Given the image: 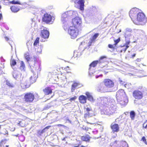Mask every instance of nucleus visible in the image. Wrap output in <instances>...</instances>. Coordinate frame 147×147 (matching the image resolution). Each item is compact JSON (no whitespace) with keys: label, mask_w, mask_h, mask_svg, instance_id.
Here are the masks:
<instances>
[{"label":"nucleus","mask_w":147,"mask_h":147,"mask_svg":"<svg viewBox=\"0 0 147 147\" xmlns=\"http://www.w3.org/2000/svg\"><path fill=\"white\" fill-rule=\"evenodd\" d=\"M116 98L117 101L122 106L125 105L128 102V100L124 90H119L116 93Z\"/></svg>","instance_id":"nucleus-1"},{"label":"nucleus","mask_w":147,"mask_h":147,"mask_svg":"<svg viewBox=\"0 0 147 147\" xmlns=\"http://www.w3.org/2000/svg\"><path fill=\"white\" fill-rule=\"evenodd\" d=\"M146 22V18L144 14L140 12L138 13L136 19L133 20V22L136 25H144Z\"/></svg>","instance_id":"nucleus-2"},{"label":"nucleus","mask_w":147,"mask_h":147,"mask_svg":"<svg viewBox=\"0 0 147 147\" xmlns=\"http://www.w3.org/2000/svg\"><path fill=\"white\" fill-rule=\"evenodd\" d=\"M113 105H112L111 107L109 108L107 107H104L101 109V114H105L110 115L113 114V113L115 111V107L114 106L115 108H113Z\"/></svg>","instance_id":"nucleus-3"},{"label":"nucleus","mask_w":147,"mask_h":147,"mask_svg":"<svg viewBox=\"0 0 147 147\" xmlns=\"http://www.w3.org/2000/svg\"><path fill=\"white\" fill-rule=\"evenodd\" d=\"M97 105L100 106V108L107 107L109 105V103L108 102V99L107 98L105 97H99L97 98Z\"/></svg>","instance_id":"nucleus-4"},{"label":"nucleus","mask_w":147,"mask_h":147,"mask_svg":"<svg viewBox=\"0 0 147 147\" xmlns=\"http://www.w3.org/2000/svg\"><path fill=\"white\" fill-rule=\"evenodd\" d=\"M68 33L72 39L76 38L78 34V28L73 26H70L68 30Z\"/></svg>","instance_id":"nucleus-5"},{"label":"nucleus","mask_w":147,"mask_h":147,"mask_svg":"<svg viewBox=\"0 0 147 147\" xmlns=\"http://www.w3.org/2000/svg\"><path fill=\"white\" fill-rule=\"evenodd\" d=\"M128 144L126 142L124 141H115L110 144L109 147H128Z\"/></svg>","instance_id":"nucleus-6"},{"label":"nucleus","mask_w":147,"mask_h":147,"mask_svg":"<svg viewBox=\"0 0 147 147\" xmlns=\"http://www.w3.org/2000/svg\"><path fill=\"white\" fill-rule=\"evenodd\" d=\"M44 14L42 20L43 22L47 23H49L51 22H53L54 20V18L52 17L51 15L48 13H45V11L44 10L41 11Z\"/></svg>","instance_id":"nucleus-7"},{"label":"nucleus","mask_w":147,"mask_h":147,"mask_svg":"<svg viewBox=\"0 0 147 147\" xmlns=\"http://www.w3.org/2000/svg\"><path fill=\"white\" fill-rule=\"evenodd\" d=\"M140 10L136 8L132 9L129 12V16L133 22V20L136 19L138 13L139 12Z\"/></svg>","instance_id":"nucleus-8"},{"label":"nucleus","mask_w":147,"mask_h":147,"mask_svg":"<svg viewBox=\"0 0 147 147\" xmlns=\"http://www.w3.org/2000/svg\"><path fill=\"white\" fill-rule=\"evenodd\" d=\"M68 13L65 12L62 14L61 16V21L63 24V26L64 29L65 30L67 29V24L66 22L67 19V17H69L68 16Z\"/></svg>","instance_id":"nucleus-9"},{"label":"nucleus","mask_w":147,"mask_h":147,"mask_svg":"<svg viewBox=\"0 0 147 147\" xmlns=\"http://www.w3.org/2000/svg\"><path fill=\"white\" fill-rule=\"evenodd\" d=\"M35 95L31 93H28L25 94L24 96L25 101L27 102H32L34 98Z\"/></svg>","instance_id":"nucleus-10"},{"label":"nucleus","mask_w":147,"mask_h":147,"mask_svg":"<svg viewBox=\"0 0 147 147\" xmlns=\"http://www.w3.org/2000/svg\"><path fill=\"white\" fill-rule=\"evenodd\" d=\"M41 30V36L44 38H48L49 33L47 28L43 26L41 27L40 28Z\"/></svg>","instance_id":"nucleus-11"},{"label":"nucleus","mask_w":147,"mask_h":147,"mask_svg":"<svg viewBox=\"0 0 147 147\" xmlns=\"http://www.w3.org/2000/svg\"><path fill=\"white\" fill-rule=\"evenodd\" d=\"M70 1L72 3L74 2L75 4H78L79 5L78 7L80 10L82 11L84 10V0H71Z\"/></svg>","instance_id":"nucleus-12"},{"label":"nucleus","mask_w":147,"mask_h":147,"mask_svg":"<svg viewBox=\"0 0 147 147\" xmlns=\"http://www.w3.org/2000/svg\"><path fill=\"white\" fill-rule=\"evenodd\" d=\"M3 3L4 5H9V3H11L13 4H18L19 5H24L25 7H26V5H27V3L26 2H24L21 3L19 1H16L15 0H13L12 1H10L9 0H4Z\"/></svg>","instance_id":"nucleus-13"},{"label":"nucleus","mask_w":147,"mask_h":147,"mask_svg":"<svg viewBox=\"0 0 147 147\" xmlns=\"http://www.w3.org/2000/svg\"><path fill=\"white\" fill-rule=\"evenodd\" d=\"M98 61L99 65L101 67L105 66L108 63L107 61V57L105 56L101 57Z\"/></svg>","instance_id":"nucleus-14"},{"label":"nucleus","mask_w":147,"mask_h":147,"mask_svg":"<svg viewBox=\"0 0 147 147\" xmlns=\"http://www.w3.org/2000/svg\"><path fill=\"white\" fill-rule=\"evenodd\" d=\"M82 22L81 19L79 17H76L72 20V23L74 27L77 28L79 27Z\"/></svg>","instance_id":"nucleus-15"},{"label":"nucleus","mask_w":147,"mask_h":147,"mask_svg":"<svg viewBox=\"0 0 147 147\" xmlns=\"http://www.w3.org/2000/svg\"><path fill=\"white\" fill-rule=\"evenodd\" d=\"M133 96L135 99L139 100L142 98L143 94L141 91L136 90L133 92Z\"/></svg>","instance_id":"nucleus-16"},{"label":"nucleus","mask_w":147,"mask_h":147,"mask_svg":"<svg viewBox=\"0 0 147 147\" xmlns=\"http://www.w3.org/2000/svg\"><path fill=\"white\" fill-rule=\"evenodd\" d=\"M97 9L95 6H92L89 9L87 13V15L88 16H91L94 15L97 12Z\"/></svg>","instance_id":"nucleus-17"},{"label":"nucleus","mask_w":147,"mask_h":147,"mask_svg":"<svg viewBox=\"0 0 147 147\" xmlns=\"http://www.w3.org/2000/svg\"><path fill=\"white\" fill-rule=\"evenodd\" d=\"M99 142L100 145L105 146L109 142L108 139L106 137L104 138L100 137L99 138Z\"/></svg>","instance_id":"nucleus-18"},{"label":"nucleus","mask_w":147,"mask_h":147,"mask_svg":"<svg viewBox=\"0 0 147 147\" xmlns=\"http://www.w3.org/2000/svg\"><path fill=\"white\" fill-rule=\"evenodd\" d=\"M104 82L105 86L109 88H111L114 86V83L111 80L106 79L104 80Z\"/></svg>","instance_id":"nucleus-19"},{"label":"nucleus","mask_w":147,"mask_h":147,"mask_svg":"<svg viewBox=\"0 0 147 147\" xmlns=\"http://www.w3.org/2000/svg\"><path fill=\"white\" fill-rule=\"evenodd\" d=\"M98 62L99 61H94L90 65V68L89 69V75L90 76H91L94 73L92 71V67H94L96 66Z\"/></svg>","instance_id":"nucleus-20"},{"label":"nucleus","mask_w":147,"mask_h":147,"mask_svg":"<svg viewBox=\"0 0 147 147\" xmlns=\"http://www.w3.org/2000/svg\"><path fill=\"white\" fill-rule=\"evenodd\" d=\"M97 90L101 92H108L106 87H105L103 84H100L98 87Z\"/></svg>","instance_id":"nucleus-21"},{"label":"nucleus","mask_w":147,"mask_h":147,"mask_svg":"<svg viewBox=\"0 0 147 147\" xmlns=\"http://www.w3.org/2000/svg\"><path fill=\"white\" fill-rule=\"evenodd\" d=\"M82 85L79 82H74L71 85V91L74 92L75 89L82 87Z\"/></svg>","instance_id":"nucleus-22"},{"label":"nucleus","mask_w":147,"mask_h":147,"mask_svg":"<svg viewBox=\"0 0 147 147\" xmlns=\"http://www.w3.org/2000/svg\"><path fill=\"white\" fill-rule=\"evenodd\" d=\"M111 127L113 133L115 132H117L119 131V127L117 124L112 123Z\"/></svg>","instance_id":"nucleus-23"},{"label":"nucleus","mask_w":147,"mask_h":147,"mask_svg":"<svg viewBox=\"0 0 147 147\" xmlns=\"http://www.w3.org/2000/svg\"><path fill=\"white\" fill-rule=\"evenodd\" d=\"M99 35V33H96L90 38V40L88 43L89 46H91L92 43L95 41L96 39L98 37Z\"/></svg>","instance_id":"nucleus-24"},{"label":"nucleus","mask_w":147,"mask_h":147,"mask_svg":"<svg viewBox=\"0 0 147 147\" xmlns=\"http://www.w3.org/2000/svg\"><path fill=\"white\" fill-rule=\"evenodd\" d=\"M85 94L86 95L87 98L88 100L92 103H93L94 102V99L93 98L91 93L88 92H86Z\"/></svg>","instance_id":"nucleus-25"},{"label":"nucleus","mask_w":147,"mask_h":147,"mask_svg":"<svg viewBox=\"0 0 147 147\" xmlns=\"http://www.w3.org/2000/svg\"><path fill=\"white\" fill-rule=\"evenodd\" d=\"M20 85L23 89L28 88L27 83L25 78H22V80H20Z\"/></svg>","instance_id":"nucleus-26"},{"label":"nucleus","mask_w":147,"mask_h":147,"mask_svg":"<svg viewBox=\"0 0 147 147\" xmlns=\"http://www.w3.org/2000/svg\"><path fill=\"white\" fill-rule=\"evenodd\" d=\"M67 12L68 13V16L71 17V18L76 16L77 14V12L75 11L70 10Z\"/></svg>","instance_id":"nucleus-27"},{"label":"nucleus","mask_w":147,"mask_h":147,"mask_svg":"<svg viewBox=\"0 0 147 147\" xmlns=\"http://www.w3.org/2000/svg\"><path fill=\"white\" fill-rule=\"evenodd\" d=\"M79 99L81 103L84 104L86 102L87 98L85 96L82 95L79 97Z\"/></svg>","instance_id":"nucleus-28"},{"label":"nucleus","mask_w":147,"mask_h":147,"mask_svg":"<svg viewBox=\"0 0 147 147\" xmlns=\"http://www.w3.org/2000/svg\"><path fill=\"white\" fill-rule=\"evenodd\" d=\"M43 91L45 95H49L51 94L52 92L51 89L48 87H46L45 89H44Z\"/></svg>","instance_id":"nucleus-29"},{"label":"nucleus","mask_w":147,"mask_h":147,"mask_svg":"<svg viewBox=\"0 0 147 147\" xmlns=\"http://www.w3.org/2000/svg\"><path fill=\"white\" fill-rule=\"evenodd\" d=\"M10 9L13 12L16 13L19 11L20 9L16 5H13L11 7Z\"/></svg>","instance_id":"nucleus-30"},{"label":"nucleus","mask_w":147,"mask_h":147,"mask_svg":"<svg viewBox=\"0 0 147 147\" xmlns=\"http://www.w3.org/2000/svg\"><path fill=\"white\" fill-rule=\"evenodd\" d=\"M19 72L16 71H14L13 73V78L16 80H19V79L20 75Z\"/></svg>","instance_id":"nucleus-31"},{"label":"nucleus","mask_w":147,"mask_h":147,"mask_svg":"<svg viewBox=\"0 0 147 147\" xmlns=\"http://www.w3.org/2000/svg\"><path fill=\"white\" fill-rule=\"evenodd\" d=\"M90 138V137L87 135L82 136L81 137V139L82 140L86 142H89Z\"/></svg>","instance_id":"nucleus-32"},{"label":"nucleus","mask_w":147,"mask_h":147,"mask_svg":"<svg viewBox=\"0 0 147 147\" xmlns=\"http://www.w3.org/2000/svg\"><path fill=\"white\" fill-rule=\"evenodd\" d=\"M33 74H34V76H31L30 78V81L32 83L33 82H36V79L37 78V75L36 74H34V73L33 72Z\"/></svg>","instance_id":"nucleus-33"},{"label":"nucleus","mask_w":147,"mask_h":147,"mask_svg":"<svg viewBox=\"0 0 147 147\" xmlns=\"http://www.w3.org/2000/svg\"><path fill=\"white\" fill-rule=\"evenodd\" d=\"M6 84L9 88H13L15 86L14 85L13 83L10 82L9 81L7 80H6Z\"/></svg>","instance_id":"nucleus-34"},{"label":"nucleus","mask_w":147,"mask_h":147,"mask_svg":"<svg viewBox=\"0 0 147 147\" xmlns=\"http://www.w3.org/2000/svg\"><path fill=\"white\" fill-rule=\"evenodd\" d=\"M130 117L131 120H134V119L136 115L135 112L133 111H131L130 113Z\"/></svg>","instance_id":"nucleus-35"},{"label":"nucleus","mask_w":147,"mask_h":147,"mask_svg":"<svg viewBox=\"0 0 147 147\" xmlns=\"http://www.w3.org/2000/svg\"><path fill=\"white\" fill-rule=\"evenodd\" d=\"M24 57L27 61L28 62L29 61H30V58L29 56V53L27 52L25 53Z\"/></svg>","instance_id":"nucleus-36"},{"label":"nucleus","mask_w":147,"mask_h":147,"mask_svg":"<svg viewBox=\"0 0 147 147\" xmlns=\"http://www.w3.org/2000/svg\"><path fill=\"white\" fill-rule=\"evenodd\" d=\"M36 47H35L34 48L35 49L36 51L38 53H41L42 51V49L43 48V47L41 46H39L38 48L36 49Z\"/></svg>","instance_id":"nucleus-37"},{"label":"nucleus","mask_w":147,"mask_h":147,"mask_svg":"<svg viewBox=\"0 0 147 147\" xmlns=\"http://www.w3.org/2000/svg\"><path fill=\"white\" fill-rule=\"evenodd\" d=\"M119 82L122 85H124L125 87H127V84L120 78H119Z\"/></svg>","instance_id":"nucleus-38"},{"label":"nucleus","mask_w":147,"mask_h":147,"mask_svg":"<svg viewBox=\"0 0 147 147\" xmlns=\"http://www.w3.org/2000/svg\"><path fill=\"white\" fill-rule=\"evenodd\" d=\"M11 65L12 68L14 69L13 68V66H14L16 64V62L15 60L14 59L12 60L11 61Z\"/></svg>","instance_id":"nucleus-39"},{"label":"nucleus","mask_w":147,"mask_h":147,"mask_svg":"<svg viewBox=\"0 0 147 147\" xmlns=\"http://www.w3.org/2000/svg\"><path fill=\"white\" fill-rule=\"evenodd\" d=\"M25 65L23 61H21L20 63V68L22 70H24L25 68Z\"/></svg>","instance_id":"nucleus-40"},{"label":"nucleus","mask_w":147,"mask_h":147,"mask_svg":"<svg viewBox=\"0 0 147 147\" xmlns=\"http://www.w3.org/2000/svg\"><path fill=\"white\" fill-rule=\"evenodd\" d=\"M1 62L2 63H1L2 65V66L0 67V69L1 68H4V66L3 65L4 64V63H3L5 61V59L3 58V57H1Z\"/></svg>","instance_id":"nucleus-41"},{"label":"nucleus","mask_w":147,"mask_h":147,"mask_svg":"<svg viewBox=\"0 0 147 147\" xmlns=\"http://www.w3.org/2000/svg\"><path fill=\"white\" fill-rule=\"evenodd\" d=\"M39 37H37L34 41V45L35 47H36L37 45L38 44L39 42Z\"/></svg>","instance_id":"nucleus-42"},{"label":"nucleus","mask_w":147,"mask_h":147,"mask_svg":"<svg viewBox=\"0 0 147 147\" xmlns=\"http://www.w3.org/2000/svg\"><path fill=\"white\" fill-rule=\"evenodd\" d=\"M125 38H126L125 39L126 40V38L127 37L125 35ZM130 42V41L129 40H126L125 43V44L124 45H124V47H125V46H126V47L129 46L128 45H129Z\"/></svg>","instance_id":"nucleus-43"},{"label":"nucleus","mask_w":147,"mask_h":147,"mask_svg":"<svg viewBox=\"0 0 147 147\" xmlns=\"http://www.w3.org/2000/svg\"><path fill=\"white\" fill-rule=\"evenodd\" d=\"M84 116L85 118L91 116V115L90 114V112H87L84 114Z\"/></svg>","instance_id":"nucleus-44"},{"label":"nucleus","mask_w":147,"mask_h":147,"mask_svg":"<svg viewBox=\"0 0 147 147\" xmlns=\"http://www.w3.org/2000/svg\"><path fill=\"white\" fill-rule=\"evenodd\" d=\"M123 48L122 49L121 51H123L124 52H125V51L129 47V46L124 47V45H123Z\"/></svg>","instance_id":"nucleus-45"},{"label":"nucleus","mask_w":147,"mask_h":147,"mask_svg":"<svg viewBox=\"0 0 147 147\" xmlns=\"http://www.w3.org/2000/svg\"><path fill=\"white\" fill-rule=\"evenodd\" d=\"M38 136H40L43 133L42 130H39L37 131Z\"/></svg>","instance_id":"nucleus-46"},{"label":"nucleus","mask_w":147,"mask_h":147,"mask_svg":"<svg viewBox=\"0 0 147 147\" xmlns=\"http://www.w3.org/2000/svg\"><path fill=\"white\" fill-rule=\"evenodd\" d=\"M142 140L147 145V142H146L145 137L144 136L142 137Z\"/></svg>","instance_id":"nucleus-47"},{"label":"nucleus","mask_w":147,"mask_h":147,"mask_svg":"<svg viewBox=\"0 0 147 147\" xmlns=\"http://www.w3.org/2000/svg\"><path fill=\"white\" fill-rule=\"evenodd\" d=\"M120 41V39L119 38L116 40H115L114 41L115 42V45H116Z\"/></svg>","instance_id":"nucleus-48"},{"label":"nucleus","mask_w":147,"mask_h":147,"mask_svg":"<svg viewBox=\"0 0 147 147\" xmlns=\"http://www.w3.org/2000/svg\"><path fill=\"white\" fill-rule=\"evenodd\" d=\"M82 128L83 129L85 130H88V127H86V126H85L84 125L83 126Z\"/></svg>","instance_id":"nucleus-49"},{"label":"nucleus","mask_w":147,"mask_h":147,"mask_svg":"<svg viewBox=\"0 0 147 147\" xmlns=\"http://www.w3.org/2000/svg\"><path fill=\"white\" fill-rule=\"evenodd\" d=\"M102 76V74H101L99 75H96V76L95 77H96V79H97L99 77H101Z\"/></svg>","instance_id":"nucleus-50"},{"label":"nucleus","mask_w":147,"mask_h":147,"mask_svg":"<svg viewBox=\"0 0 147 147\" xmlns=\"http://www.w3.org/2000/svg\"><path fill=\"white\" fill-rule=\"evenodd\" d=\"M86 109L87 112H90L91 111V109L89 108H87Z\"/></svg>","instance_id":"nucleus-51"},{"label":"nucleus","mask_w":147,"mask_h":147,"mask_svg":"<svg viewBox=\"0 0 147 147\" xmlns=\"http://www.w3.org/2000/svg\"><path fill=\"white\" fill-rule=\"evenodd\" d=\"M108 47L110 48H113V45L110 44H109L108 45Z\"/></svg>","instance_id":"nucleus-52"},{"label":"nucleus","mask_w":147,"mask_h":147,"mask_svg":"<svg viewBox=\"0 0 147 147\" xmlns=\"http://www.w3.org/2000/svg\"><path fill=\"white\" fill-rule=\"evenodd\" d=\"M80 144V143H79V144H76V146H73L72 147H79V146Z\"/></svg>","instance_id":"nucleus-53"},{"label":"nucleus","mask_w":147,"mask_h":147,"mask_svg":"<svg viewBox=\"0 0 147 147\" xmlns=\"http://www.w3.org/2000/svg\"><path fill=\"white\" fill-rule=\"evenodd\" d=\"M75 99H76V98L75 97H72V98H71L70 99V100L71 101V100H74Z\"/></svg>","instance_id":"nucleus-54"},{"label":"nucleus","mask_w":147,"mask_h":147,"mask_svg":"<svg viewBox=\"0 0 147 147\" xmlns=\"http://www.w3.org/2000/svg\"><path fill=\"white\" fill-rule=\"evenodd\" d=\"M50 127V126H48L45 127V129L46 130L47 129H48Z\"/></svg>","instance_id":"nucleus-55"},{"label":"nucleus","mask_w":147,"mask_h":147,"mask_svg":"<svg viewBox=\"0 0 147 147\" xmlns=\"http://www.w3.org/2000/svg\"><path fill=\"white\" fill-rule=\"evenodd\" d=\"M5 39L7 41L9 39V38L6 36L5 37Z\"/></svg>","instance_id":"nucleus-56"},{"label":"nucleus","mask_w":147,"mask_h":147,"mask_svg":"<svg viewBox=\"0 0 147 147\" xmlns=\"http://www.w3.org/2000/svg\"><path fill=\"white\" fill-rule=\"evenodd\" d=\"M136 55V53L134 54L133 55H132V57L133 58H134L135 56Z\"/></svg>","instance_id":"nucleus-57"},{"label":"nucleus","mask_w":147,"mask_h":147,"mask_svg":"<svg viewBox=\"0 0 147 147\" xmlns=\"http://www.w3.org/2000/svg\"><path fill=\"white\" fill-rule=\"evenodd\" d=\"M42 131L43 133H44L46 131V129L45 128H44L42 130Z\"/></svg>","instance_id":"nucleus-58"},{"label":"nucleus","mask_w":147,"mask_h":147,"mask_svg":"<svg viewBox=\"0 0 147 147\" xmlns=\"http://www.w3.org/2000/svg\"><path fill=\"white\" fill-rule=\"evenodd\" d=\"M136 61H137L140 62L141 61V59H136Z\"/></svg>","instance_id":"nucleus-59"},{"label":"nucleus","mask_w":147,"mask_h":147,"mask_svg":"<svg viewBox=\"0 0 147 147\" xmlns=\"http://www.w3.org/2000/svg\"><path fill=\"white\" fill-rule=\"evenodd\" d=\"M144 124L143 125V127H144L145 128H146L147 127V124L145 126H144Z\"/></svg>","instance_id":"nucleus-60"},{"label":"nucleus","mask_w":147,"mask_h":147,"mask_svg":"<svg viewBox=\"0 0 147 147\" xmlns=\"http://www.w3.org/2000/svg\"><path fill=\"white\" fill-rule=\"evenodd\" d=\"M34 2V1H32V0H29V1H28V2L29 3L32 2Z\"/></svg>","instance_id":"nucleus-61"},{"label":"nucleus","mask_w":147,"mask_h":147,"mask_svg":"<svg viewBox=\"0 0 147 147\" xmlns=\"http://www.w3.org/2000/svg\"><path fill=\"white\" fill-rule=\"evenodd\" d=\"M29 63V65L30 66V67H31V66H32V67H34V66H32V65H30V64H31V63Z\"/></svg>","instance_id":"nucleus-62"},{"label":"nucleus","mask_w":147,"mask_h":147,"mask_svg":"<svg viewBox=\"0 0 147 147\" xmlns=\"http://www.w3.org/2000/svg\"><path fill=\"white\" fill-rule=\"evenodd\" d=\"M118 120H119V119L117 118L116 119L115 121H116V122H117L118 121Z\"/></svg>","instance_id":"nucleus-63"},{"label":"nucleus","mask_w":147,"mask_h":147,"mask_svg":"<svg viewBox=\"0 0 147 147\" xmlns=\"http://www.w3.org/2000/svg\"><path fill=\"white\" fill-rule=\"evenodd\" d=\"M35 96L36 97V96H38V94H35Z\"/></svg>","instance_id":"nucleus-64"}]
</instances>
